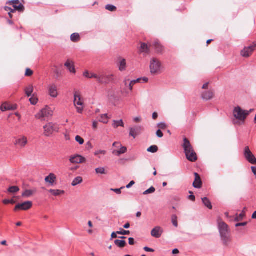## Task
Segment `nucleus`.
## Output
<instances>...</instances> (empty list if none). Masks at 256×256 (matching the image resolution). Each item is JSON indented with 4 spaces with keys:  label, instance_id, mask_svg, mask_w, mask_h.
I'll list each match as a JSON object with an SVG mask.
<instances>
[{
    "label": "nucleus",
    "instance_id": "nucleus-50",
    "mask_svg": "<svg viewBox=\"0 0 256 256\" xmlns=\"http://www.w3.org/2000/svg\"><path fill=\"white\" fill-rule=\"evenodd\" d=\"M33 74V72L30 68H27L25 75L27 76H30Z\"/></svg>",
    "mask_w": 256,
    "mask_h": 256
},
{
    "label": "nucleus",
    "instance_id": "nucleus-55",
    "mask_svg": "<svg viewBox=\"0 0 256 256\" xmlns=\"http://www.w3.org/2000/svg\"><path fill=\"white\" fill-rule=\"evenodd\" d=\"M128 243L130 245H134V240L133 238H130L128 239Z\"/></svg>",
    "mask_w": 256,
    "mask_h": 256
},
{
    "label": "nucleus",
    "instance_id": "nucleus-29",
    "mask_svg": "<svg viewBox=\"0 0 256 256\" xmlns=\"http://www.w3.org/2000/svg\"><path fill=\"white\" fill-rule=\"evenodd\" d=\"M152 46H148V45L145 43H141L140 47V52H145L148 53L149 52L150 48Z\"/></svg>",
    "mask_w": 256,
    "mask_h": 256
},
{
    "label": "nucleus",
    "instance_id": "nucleus-9",
    "mask_svg": "<svg viewBox=\"0 0 256 256\" xmlns=\"http://www.w3.org/2000/svg\"><path fill=\"white\" fill-rule=\"evenodd\" d=\"M28 143V138L24 135H20L14 138V144L17 148H24Z\"/></svg>",
    "mask_w": 256,
    "mask_h": 256
},
{
    "label": "nucleus",
    "instance_id": "nucleus-25",
    "mask_svg": "<svg viewBox=\"0 0 256 256\" xmlns=\"http://www.w3.org/2000/svg\"><path fill=\"white\" fill-rule=\"evenodd\" d=\"M56 176L52 173L50 174L48 176L46 177L45 181L46 182L49 183L51 185H53L56 181Z\"/></svg>",
    "mask_w": 256,
    "mask_h": 256
},
{
    "label": "nucleus",
    "instance_id": "nucleus-5",
    "mask_svg": "<svg viewBox=\"0 0 256 256\" xmlns=\"http://www.w3.org/2000/svg\"><path fill=\"white\" fill-rule=\"evenodd\" d=\"M8 4L10 6H12V7L14 8V9H12L10 7H5V10L8 12V15L10 18H12V12H14L16 10H18L20 12H22L24 10V6L22 4L20 3L18 0L10 2H8Z\"/></svg>",
    "mask_w": 256,
    "mask_h": 256
},
{
    "label": "nucleus",
    "instance_id": "nucleus-19",
    "mask_svg": "<svg viewBox=\"0 0 256 256\" xmlns=\"http://www.w3.org/2000/svg\"><path fill=\"white\" fill-rule=\"evenodd\" d=\"M163 229L160 226H156L151 232L152 236L156 238H160L163 233Z\"/></svg>",
    "mask_w": 256,
    "mask_h": 256
},
{
    "label": "nucleus",
    "instance_id": "nucleus-26",
    "mask_svg": "<svg viewBox=\"0 0 256 256\" xmlns=\"http://www.w3.org/2000/svg\"><path fill=\"white\" fill-rule=\"evenodd\" d=\"M64 65L70 72L73 74L76 73V70L73 62L68 60L66 62Z\"/></svg>",
    "mask_w": 256,
    "mask_h": 256
},
{
    "label": "nucleus",
    "instance_id": "nucleus-14",
    "mask_svg": "<svg viewBox=\"0 0 256 256\" xmlns=\"http://www.w3.org/2000/svg\"><path fill=\"white\" fill-rule=\"evenodd\" d=\"M256 49V42L253 43V44L249 46L245 47L241 51V55L243 57L248 58L253 52Z\"/></svg>",
    "mask_w": 256,
    "mask_h": 256
},
{
    "label": "nucleus",
    "instance_id": "nucleus-36",
    "mask_svg": "<svg viewBox=\"0 0 256 256\" xmlns=\"http://www.w3.org/2000/svg\"><path fill=\"white\" fill-rule=\"evenodd\" d=\"M115 244L120 248H124L126 245V242L123 240H116L114 241Z\"/></svg>",
    "mask_w": 256,
    "mask_h": 256
},
{
    "label": "nucleus",
    "instance_id": "nucleus-56",
    "mask_svg": "<svg viewBox=\"0 0 256 256\" xmlns=\"http://www.w3.org/2000/svg\"><path fill=\"white\" fill-rule=\"evenodd\" d=\"M135 184V182L134 180L131 181L127 186L126 188H131L134 184Z\"/></svg>",
    "mask_w": 256,
    "mask_h": 256
},
{
    "label": "nucleus",
    "instance_id": "nucleus-16",
    "mask_svg": "<svg viewBox=\"0 0 256 256\" xmlns=\"http://www.w3.org/2000/svg\"><path fill=\"white\" fill-rule=\"evenodd\" d=\"M70 161L73 164H80L85 162L86 159L80 155L75 154L70 156Z\"/></svg>",
    "mask_w": 256,
    "mask_h": 256
},
{
    "label": "nucleus",
    "instance_id": "nucleus-3",
    "mask_svg": "<svg viewBox=\"0 0 256 256\" xmlns=\"http://www.w3.org/2000/svg\"><path fill=\"white\" fill-rule=\"evenodd\" d=\"M182 146L187 159L192 162H196L198 159L196 154L190 142L186 138H184V140Z\"/></svg>",
    "mask_w": 256,
    "mask_h": 256
},
{
    "label": "nucleus",
    "instance_id": "nucleus-30",
    "mask_svg": "<svg viewBox=\"0 0 256 256\" xmlns=\"http://www.w3.org/2000/svg\"><path fill=\"white\" fill-rule=\"evenodd\" d=\"M111 118L110 116H108L107 114H101L99 122L104 124H108L110 119Z\"/></svg>",
    "mask_w": 256,
    "mask_h": 256
},
{
    "label": "nucleus",
    "instance_id": "nucleus-4",
    "mask_svg": "<svg viewBox=\"0 0 256 256\" xmlns=\"http://www.w3.org/2000/svg\"><path fill=\"white\" fill-rule=\"evenodd\" d=\"M141 80V78H138L136 80L130 81V80L126 78L124 81V88H122V93L124 96H128L130 92L132 91L134 86L136 83L140 82Z\"/></svg>",
    "mask_w": 256,
    "mask_h": 256
},
{
    "label": "nucleus",
    "instance_id": "nucleus-39",
    "mask_svg": "<svg viewBox=\"0 0 256 256\" xmlns=\"http://www.w3.org/2000/svg\"><path fill=\"white\" fill-rule=\"evenodd\" d=\"M38 99L35 94H33L32 96L30 98V102L32 104L36 105L38 102Z\"/></svg>",
    "mask_w": 256,
    "mask_h": 256
},
{
    "label": "nucleus",
    "instance_id": "nucleus-64",
    "mask_svg": "<svg viewBox=\"0 0 256 256\" xmlns=\"http://www.w3.org/2000/svg\"><path fill=\"white\" fill-rule=\"evenodd\" d=\"M130 227V224L128 222H127L124 226V228H128Z\"/></svg>",
    "mask_w": 256,
    "mask_h": 256
},
{
    "label": "nucleus",
    "instance_id": "nucleus-47",
    "mask_svg": "<svg viewBox=\"0 0 256 256\" xmlns=\"http://www.w3.org/2000/svg\"><path fill=\"white\" fill-rule=\"evenodd\" d=\"M76 140L80 144H82L84 143V140L80 136H76Z\"/></svg>",
    "mask_w": 256,
    "mask_h": 256
},
{
    "label": "nucleus",
    "instance_id": "nucleus-18",
    "mask_svg": "<svg viewBox=\"0 0 256 256\" xmlns=\"http://www.w3.org/2000/svg\"><path fill=\"white\" fill-rule=\"evenodd\" d=\"M48 92L49 95L52 98H56L58 95V87L54 84H50L48 86Z\"/></svg>",
    "mask_w": 256,
    "mask_h": 256
},
{
    "label": "nucleus",
    "instance_id": "nucleus-61",
    "mask_svg": "<svg viewBox=\"0 0 256 256\" xmlns=\"http://www.w3.org/2000/svg\"><path fill=\"white\" fill-rule=\"evenodd\" d=\"M2 202L4 204H10V200L5 199L2 200Z\"/></svg>",
    "mask_w": 256,
    "mask_h": 256
},
{
    "label": "nucleus",
    "instance_id": "nucleus-48",
    "mask_svg": "<svg viewBox=\"0 0 256 256\" xmlns=\"http://www.w3.org/2000/svg\"><path fill=\"white\" fill-rule=\"evenodd\" d=\"M118 234H122V235H129L130 234V232L129 230H126L123 229H122L120 231L117 232Z\"/></svg>",
    "mask_w": 256,
    "mask_h": 256
},
{
    "label": "nucleus",
    "instance_id": "nucleus-8",
    "mask_svg": "<svg viewBox=\"0 0 256 256\" xmlns=\"http://www.w3.org/2000/svg\"><path fill=\"white\" fill-rule=\"evenodd\" d=\"M74 96V104L76 108L77 112L82 114L84 108V100L79 92H76Z\"/></svg>",
    "mask_w": 256,
    "mask_h": 256
},
{
    "label": "nucleus",
    "instance_id": "nucleus-44",
    "mask_svg": "<svg viewBox=\"0 0 256 256\" xmlns=\"http://www.w3.org/2000/svg\"><path fill=\"white\" fill-rule=\"evenodd\" d=\"M108 97L110 101L113 102L114 100L116 98V97L115 96L114 92L112 90L108 94Z\"/></svg>",
    "mask_w": 256,
    "mask_h": 256
},
{
    "label": "nucleus",
    "instance_id": "nucleus-17",
    "mask_svg": "<svg viewBox=\"0 0 256 256\" xmlns=\"http://www.w3.org/2000/svg\"><path fill=\"white\" fill-rule=\"evenodd\" d=\"M17 107L16 104H12L9 102H4L2 104L0 109L2 112H6L7 110H15L17 108Z\"/></svg>",
    "mask_w": 256,
    "mask_h": 256
},
{
    "label": "nucleus",
    "instance_id": "nucleus-58",
    "mask_svg": "<svg viewBox=\"0 0 256 256\" xmlns=\"http://www.w3.org/2000/svg\"><path fill=\"white\" fill-rule=\"evenodd\" d=\"M144 250L145 251L148 252H154V250L153 249L150 248L148 247L144 248Z\"/></svg>",
    "mask_w": 256,
    "mask_h": 256
},
{
    "label": "nucleus",
    "instance_id": "nucleus-1",
    "mask_svg": "<svg viewBox=\"0 0 256 256\" xmlns=\"http://www.w3.org/2000/svg\"><path fill=\"white\" fill-rule=\"evenodd\" d=\"M252 110L250 111L242 110L240 106L236 107L233 110L234 119L233 123L235 125L240 126L244 124L248 116L252 112Z\"/></svg>",
    "mask_w": 256,
    "mask_h": 256
},
{
    "label": "nucleus",
    "instance_id": "nucleus-13",
    "mask_svg": "<svg viewBox=\"0 0 256 256\" xmlns=\"http://www.w3.org/2000/svg\"><path fill=\"white\" fill-rule=\"evenodd\" d=\"M244 156L249 162L252 164H256V158L250 150L248 146L245 148Z\"/></svg>",
    "mask_w": 256,
    "mask_h": 256
},
{
    "label": "nucleus",
    "instance_id": "nucleus-40",
    "mask_svg": "<svg viewBox=\"0 0 256 256\" xmlns=\"http://www.w3.org/2000/svg\"><path fill=\"white\" fill-rule=\"evenodd\" d=\"M19 190H20L19 188L16 186H10L8 189V192H10V193H12V194H14V193H16V192H18Z\"/></svg>",
    "mask_w": 256,
    "mask_h": 256
},
{
    "label": "nucleus",
    "instance_id": "nucleus-46",
    "mask_svg": "<svg viewBox=\"0 0 256 256\" xmlns=\"http://www.w3.org/2000/svg\"><path fill=\"white\" fill-rule=\"evenodd\" d=\"M156 190V189L154 187L152 186L149 189L147 190L145 192H144L143 194L144 195H146L150 194H152Z\"/></svg>",
    "mask_w": 256,
    "mask_h": 256
},
{
    "label": "nucleus",
    "instance_id": "nucleus-7",
    "mask_svg": "<svg viewBox=\"0 0 256 256\" xmlns=\"http://www.w3.org/2000/svg\"><path fill=\"white\" fill-rule=\"evenodd\" d=\"M44 134L46 136H50L54 132H58L59 126L56 124L49 122L44 126Z\"/></svg>",
    "mask_w": 256,
    "mask_h": 256
},
{
    "label": "nucleus",
    "instance_id": "nucleus-22",
    "mask_svg": "<svg viewBox=\"0 0 256 256\" xmlns=\"http://www.w3.org/2000/svg\"><path fill=\"white\" fill-rule=\"evenodd\" d=\"M214 92L212 90H210L203 92L202 94V97L206 100H210L213 98Z\"/></svg>",
    "mask_w": 256,
    "mask_h": 256
},
{
    "label": "nucleus",
    "instance_id": "nucleus-21",
    "mask_svg": "<svg viewBox=\"0 0 256 256\" xmlns=\"http://www.w3.org/2000/svg\"><path fill=\"white\" fill-rule=\"evenodd\" d=\"M142 130V127L140 126H135L130 128V135L135 138Z\"/></svg>",
    "mask_w": 256,
    "mask_h": 256
},
{
    "label": "nucleus",
    "instance_id": "nucleus-60",
    "mask_svg": "<svg viewBox=\"0 0 256 256\" xmlns=\"http://www.w3.org/2000/svg\"><path fill=\"white\" fill-rule=\"evenodd\" d=\"M158 117V114L156 112H154L152 114V118L154 120H156Z\"/></svg>",
    "mask_w": 256,
    "mask_h": 256
},
{
    "label": "nucleus",
    "instance_id": "nucleus-51",
    "mask_svg": "<svg viewBox=\"0 0 256 256\" xmlns=\"http://www.w3.org/2000/svg\"><path fill=\"white\" fill-rule=\"evenodd\" d=\"M158 127L162 130H164L166 128V126L164 123H160L158 124Z\"/></svg>",
    "mask_w": 256,
    "mask_h": 256
},
{
    "label": "nucleus",
    "instance_id": "nucleus-27",
    "mask_svg": "<svg viewBox=\"0 0 256 256\" xmlns=\"http://www.w3.org/2000/svg\"><path fill=\"white\" fill-rule=\"evenodd\" d=\"M150 46H152V48H154L157 52L160 53L163 50V47L157 40L154 41V44L150 45Z\"/></svg>",
    "mask_w": 256,
    "mask_h": 256
},
{
    "label": "nucleus",
    "instance_id": "nucleus-23",
    "mask_svg": "<svg viewBox=\"0 0 256 256\" xmlns=\"http://www.w3.org/2000/svg\"><path fill=\"white\" fill-rule=\"evenodd\" d=\"M195 180L193 182V186L197 188H201L202 185V182L200 178V176L198 173H194Z\"/></svg>",
    "mask_w": 256,
    "mask_h": 256
},
{
    "label": "nucleus",
    "instance_id": "nucleus-24",
    "mask_svg": "<svg viewBox=\"0 0 256 256\" xmlns=\"http://www.w3.org/2000/svg\"><path fill=\"white\" fill-rule=\"evenodd\" d=\"M36 188L32 189H26L22 194V196L24 198H29L36 194Z\"/></svg>",
    "mask_w": 256,
    "mask_h": 256
},
{
    "label": "nucleus",
    "instance_id": "nucleus-15",
    "mask_svg": "<svg viewBox=\"0 0 256 256\" xmlns=\"http://www.w3.org/2000/svg\"><path fill=\"white\" fill-rule=\"evenodd\" d=\"M113 146L118 149L114 150L113 154L118 156L126 153L127 151V148L126 146H122V144L118 142H114L113 144Z\"/></svg>",
    "mask_w": 256,
    "mask_h": 256
},
{
    "label": "nucleus",
    "instance_id": "nucleus-59",
    "mask_svg": "<svg viewBox=\"0 0 256 256\" xmlns=\"http://www.w3.org/2000/svg\"><path fill=\"white\" fill-rule=\"evenodd\" d=\"M117 234H118L117 232H112V236H111L112 238H117Z\"/></svg>",
    "mask_w": 256,
    "mask_h": 256
},
{
    "label": "nucleus",
    "instance_id": "nucleus-6",
    "mask_svg": "<svg viewBox=\"0 0 256 256\" xmlns=\"http://www.w3.org/2000/svg\"><path fill=\"white\" fill-rule=\"evenodd\" d=\"M162 66L160 62L156 58H153L150 62V70L152 74H158L162 72Z\"/></svg>",
    "mask_w": 256,
    "mask_h": 256
},
{
    "label": "nucleus",
    "instance_id": "nucleus-20",
    "mask_svg": "<svg viewBox=\"0 0 256 256\" xmlns=\"http://www.w3.org/2000/svg\"><path fill=\"white\" fill-rule=\"evenodd\" d=\"M225 215L227 218H230V221L234 220V221L238 222V221L242 220L244 218V217L245 214H244V212H242L239 214H237L235 216H230L229 217L228 212H226Z\"/></svg>",
    "mask_w": 256,
    "mask_h": 256
},
{
    "label": "nucleus",
    "instance_id": "nucleus-41",
    "mask_svg": "<svg viewBox=\"0 0 256 256\" xmlns=\"http://www.w3.org/2000/svg\"><path fill=\"white\" fill-rule=\"evenodd\" d=\"M96 172L98 174H106L107 172L106 171V170L104 168H98L96 169Z\"/></svg>",
    "mask_w": 256,
    "mask_h": 256
},
{
    "label": "nucleus",
    "instance_id": "nucleus-31",
    "mask_svg": "<svg viewBox=\"0 0 256 256\" xmlns=\"http://www.w3.org/2000/svg\"><path fill=\"white\" fill-rule=\"evenodd\" d=\"M84 76L88 78H94L98 80V74H96L94 73H90L88 71H86L84 73Z\"/></svg>",
    "mask_w": 256,
    "mask_h": 256
},
{
    "label": "nucleus",
    "instance_id": "nucleus-35",
    "mask_svg": "<svg viewBox=\"0 0 256 256\" xmlns=\"http://www.w3.org/2000/svg\"><path fill=\"white\" fill-rule=\"evenodd\" d=\"M112 126L114 128H117L118 127L120 126L124 127V124L123 121L122 120H114L113 121V124H112Z\"/></svg>",
    "mask_w": 256,
    "mask_h": 256
},
{
    "label": "nucleus",
    "instance_id": "nucleus-52",
    "mask_svg": "<svg viewBox=\"0 0 256 256\" xmlns=\"http://www.w3.org/2000/svg\"><path fill=\"white\" fill-rule=\"evenodd\" d=\"M124 188L122 187L120 188L112 189V190L114 192L117 194H120L122 193L121 190Z\"/></svg>",
    "mask_w": 256,
    "mask_h": 256
},
{
    "label": "nucleus",
    "instance_id": "nucleus-12",
    "mask_svg": "<svg viewBox=\"0 0 256 256\" xmlns=\"http://www.w3.org/2000/svg\"><path fill=\"white\" fill-rule=\"evenodd\" d=\"M32 206V203L30 201H27L22 203H19L14 208V210H27L31 208Z\"/></svg>",
    "mask_w": 256,
    "mask_h": 256
},
{
    "label": "nucleus",
    "instance_id": "nucleus-63",
    "mask_svg": "<svg viewBox=\"0 0 256 256\" xmlns=\"http://www.w3.org/2000/svg\"><path fill=\"white\" fill-rule=\"evenodd\" d=\"M252 168V172H253V173L254 174L255 176H256V167H254V166H252L251 168Z\"/></svg>",
    "mask_w": 256,
    "mask_h": 256
},
{
    "label": "nucleus",
    "instance_id": "nucleus-33",
    "mask_svg": "<svg viewBox=\"0 0 256 256\" xmlns=\"http://www.w3.org/2000/svg\"><path fill=\"white\" fill-rule=\"evenodd\" d=\"M126 60L125 59L120 60L119 62V70L120 71H123L126 70Z\"/></svg>",
    "mask_w": 256,
    "mask_h": 256
},
{
    "label": "nucleus",
    "instance_id": "nucleus-43",
    "mask_svg": "<svg viewBox=\"0 0 256 256\" xmlns=\"http://www.w3.org/2000/svg\"><path fill=\"white\" fill-rule=\"evenodd\" d=\"M106 154V151L104 150H98L94 152V156H97L99 158H100V154L105 155Z\"/></svg>",
    "mask_w": 256,
    "mask_h": 256
},
{
    "label": "nucleus",
    "instance_id": "nucleus-32",
    "mask_svg": "<svg viewBox=\"0 0 256 256\" xmlns=\"http://www.w3.org/2000/svg\"><path fill=\"white\" fill-rule=\"evenodd\" d=\"M34 91V87L32 85H29L26 87L24 89V92L26 96L29 97L30 96Z\"/></svg>",
    "mask_w": 256,
    "mask_h": 256
},
{
    "label": "nucleus",
    "instance_id": "nucleus-54",
    "mask_svg": "<svg viewBox=\"0 0 256 256\" xmlns=\"http://www.w3.org/2000/svg\"><path fill=\"white\" fill-rule=\"evenodd\" d=\"M156 135L158 137L162 138L163 136V133L160 130H159L156 132Z\"/></svg>",
    "mask_w": 256,
    "mask_h": 256
},
{
    "label": "nucleus",
    "instance_id": "nucleus-38",
    "mask_svg": "<svg viewBox=\"0 0 256 256\" xmlns=\"http://www.w3.org/2000/svg\"><path fill=\"white\" fill-rule=\"evenodd\" d=\"M70 38L72 41L74 42H78L80 39V35L77 33L73 34H72Z\"/></svg>",
    "mask_w": 256,
    "mask_h": 256
},
{
    "label": "nucleus",
    "instance_id": "nucleus-37",
    "mask_svg": "<svg viewBox=\"0 0 256 256\" xmlns=\"http://www.w3.org/2000/svg\"><path fill=\"white\" fill-rule=\"evenodd\" d=\"M82 182V178L80 176L76 178L72 182V186H76Z\"/></svg>",
    "mask_w": 256,
    "mask_h": 256
},
{
    "label": "nucleus",
    "instance_id": "nucleus-62",
    "mask_svg": "<svg viewBox=\"0 0 256 256\" xmlns=\"http://www.w3.org/2000/svg\"><path fill=\"white\" fill-rule=\"evenodd\" d=\"M189 199L192 201L195 200V196L194 195H190L189 196Z\"/></svg>",
    "mask_w": 256,
    "mask_h": 256
},
{
    "label": "nucleus",
    "instance_id": "nucleus-42",
    "mask_svg": "<svg viewBox=\"0 0 256 256\" xmlns=\"http://www.w3.org/2000/svg\"><path fill=\"white\" fill-rule=\"evenodd\" d=\"M172 222L174 226L176 227L178 226V217L176 215H172Z\"/></svg>",
    "mask_w": 256,
    "mask_h": 256
},
{
    "label": "nucleus",
    "instance_id": "nucleus-11",
    "mask_svg": "<svg viewBox=\"0 0 256 256\" xmlns=\"http://www.w3.org/2000/svg\"><path fill=\"white\" fill-rule=\"evenodd\" d=\"M113 76L112 74L106 75L104 72H100L98 74L97 81L100 84H108L112 80Z\"/></svg>",
    "mask_w": 256,
    "mask_h": 256
},
{
    "label": "nucleus",
    "instance_id": "nucleus-2",
    "mask_svg": "<svg viewBox=\"0 0 256 256\" xmlns=\"http://www.w3.org/2000/svg\"><path fill=\"white\" fill-rule=\"evenodd\" d=\"M218 222L219 231L223 243L225 246H228L230 241L228 226L220 218H218Z\"/></svg>",
    "mask_w": 256,
    "mask_h": 256
},
{
    "label": "nucleus",
    "instance_id": "nucleus-45",
    "mask_svg": "<svg viewBox=\"0 0 256 256\" xmlns=\"http://www.w3.org/2000/svg\"><path fill=\"white\" fill-rule=\"evenodd\" d=\"M158 150V148L156 146H150L148 151L152 153L156 152Z\"/></svg>",
    "mask_w": 256,
    "mask_h": 256
},
{
    "label": "nucleus",
    "instance_id": "nucleus-49",
    "mask_svg": "<svg viewBox=\"0 0 256 256\" xmlns=\"http://www.w3.org/2000/svg\"><path fill=\"white\" fill-rule=\"evenodd\" d=\"M106 8L110 11L114 12L116 10V8L112 5H107L106 7Z\"/></svg>",
    "mask_w": 256,
    "mask_h": 256
},
{
    "label": "nucleus",
    "instance_id": "nucleus-57",
    "mask_svg": "<svg viewBox=\"0 0 256 256\" xmlns=\"http://www.w3.org/2000/svg\"><path fill=\"white\" fill-rule=\"evenodd\" d=\"M246 222H241V223H238L236 224V227L241 226H245L246 224Z\"/></svg>",
    "mask_w": 256,
    "mask_h": 256
},
{
    "label": "nucleus",
    "instance_id": "nucleus-28",
    "mask_svg": "<svg viewBox=\"0 0 256 256\" xmlns=\"http://www.w3.org/2000/svg\"><path fill=\"white\" fill-rule=\"evenodd\" d=\"M49 192H50L52 196H61L65 194V192L63 190H53L50 189L48 190Z\"/></svg>",
    "mask_w": 256,
    "mask_h": 256
},
{
    "label": "nucleus",
    "instance_id": "nucleus-10",
    "mask_svg": "<svg viewBox=\"0 0 256 256\" xmlns=\"http://www.w3.org/2000/svg\"><path fill=\"white\" fill-rule=\"evenodd\" d=\"M52 114L53 111L50 107L46 106L36 115V118L38 119L43 118L52 116Z\"/></svg>",
    "mask_w": 256,
    "mask_h": 256
},
{
    "label": "nucleus",
    "instance_id": "nucleus-53",
    "mask_svg": "<svg viewBox=\"0 0 256 256\" xmlns=\"http://www.w3.org/2000/svg\"><path fill=\"white\" fill-rule=\"evenodd\" d=\"M98 122L96 120H94L92 122V128L94 130H96L98 128Z\"/></svg>",
    "mask_w": 256,
    "mask_h": 256
},
{
    "label": "nucleus",
    "instance_id": "nucleus-34",
    "mask_svg": "<svg viewBox=\"0 0 256 256\" xmlns=\"http://www.w3.org/2000/svg\"><path fill=\"white\" fill-rule=\"evenodd\" d=\"M202 202L203 204L208 208L209 209H212V205L211 204V202H210V200L206 198H202Z\"/></svg>",
    "mask_w": 256,
    "mask_h": 256
}]
</instances>
